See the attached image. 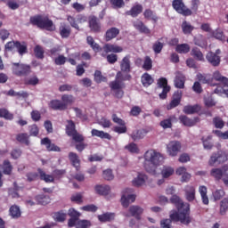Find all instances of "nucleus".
<instances>
[{
    "mask_svg": "<svg viewBox=\"0 0 228 228\" xmlns=\"http://www.w3.org/2000/svg\"><path fill=\"white\" fill-rule=\"evenodd\" d=\"M179 120L180 123L185 126L186 127H193V126H197L198 122H200V118H199V117L190 118L186 115H181L179 117Z\"/></svg>",
    "mask_w": 228,
    "mask_h": 228,
    "instance_id": "obj_14",
    "label": "nucleus"
},
{
    "mask_svg": "<svg viewBox=\"0 0 228 228\" xmlns=\"http://www.w3.org/2000/svg\"><path fill=\"white\" fill-rule=\"evenodd\" d=\"M39 178L41 181H45V183H54V176L53 175H47L42 168L37 169Z\"/></svg>",
    "mask_w": 228,
    "mask_h": 228,
    "instance_id": "obj_36",
    "label": "nucleus"
},
{
    "mask_svg": "<svg viewBox=\"0 0 228 228\" xmlns=\"http://www.w3.org/2000/svg\"><path fill=\"white\" fill-rule=\"evenodd\" d=\"M144 168L149 174H156V168L161 165L163 155L156 150H148L144 155Z\"/></svg>",
    "mask_w": 228,
    "mask_h": 228,
    "instance_id": "obj_3",
    "label": "nucleus"
},
{
    "mask_svg": "<svg viewBox=\"0 0 228 228\" xmlns=\"http://www.w3.org/2000/svg\"><path fill=\"white\" fill-rule=\"evenodd\" d=\"M72 33V28L67 23H61L59 26V35L61 38H69Z\"/></svg>",
    "mask_w": 228,
    "mask_h": 228,
    "instance_id": "obj_21",
    "label": "nucleus"
},
{
    "mask_svg": "<svg viewBox=\"0 0 228 228\" xmlns=\"http://www.w3.org/2000/svg\"><path fill=\"white\" fill-rule=\"evenodd\" d=\"M228 172V165H224L222 167H215L210 171L211 177H214L216 181L222 180V177Z\"/></svg>",
    "mask_w": 228,
    "mask_h": 228,
    "instance_id": "obj_13",
    "label": "nucleus"
},
{
    "mask_svg": "<svg viewBox=\"0 0 228 228\" xmlns=\"http://www.w3.org/2000/svg\"><path fill=\"white\" fill-rule=\"evenodd\" d=\"M172 6L174 10L180 15H183V17H190L193 14V12L184 4L183 0H173Z\"/></svg>",
    "mask_w": 228,
    "mask_h": 228,
    "instance_id": "obj_8",
    "label": "nucleus"
},
{
    "mask_svg": "<svg viewBox=\"0 0 228 228\" xmlns=\"http://www.w3.org/2000/svg\"><path fill=\"white\" fill-rule=\"evenodd\" d=\"M92 227V222L88 220H78L76 224V228H89Z\"/></svg>",
    "mask_w": 228,
    "mask_h": 228,
    "instance_id": "obj_63",
    "label": "nucleus"
},
{
    "mask_svg": "<svg viewBox=\"0 0 228 228\" xmlns=\"http://www.w3.org/2000/svg\"><path fill=\"white\" fill-rule=\"evenodd\" d=\"M29 22L32 26L39 28V29H45L46 31L56 30V25H54L53 20L49 19V16H43L40 14L31 16Z\"/></svg>",
    "mask_w": 228,
    "mask_h": 228,
    "instance_id": "obj_4",
    "label": "nucleus"
},
{
    "mask_svg": "<svg viewBox=\"0 0 228 228\" xmlns=\"http://www.w3.org/2000/svg\"><path fill=\"white\" fill-rule=\"evenodd\" d=\"M53 218L56 222H65V219L67 218V214L64 213L63 210H61L53 214Z\"/></svg>",
    "mask_w": 228,
    "mask_h": 228,
    "instance_id": "obj_58",
    "label": "nucleus"
},
{
    "mask_svg": "<svg viewBox=\"0 0 228 228\" xmlns=\"http://www.w3.org/2000/svg\"><path fill=\"white\" fill-rule=\"evenodd\" d=\"M16 49L20 56L28 54V45L25 42L20 41H9L5 44V51H13Z\"/></svg>",
    "mask_w": 228,
    "mask_h": 228,
    "instance_id": "obj_5",
    "label": "nucleus"
},
{
    "mask_svg": "<svg viewBox=\"0 0 228 228\" xmlns=\"http://www.w3.org/2000/svg\"><path fill=\"white\" fill-rule=\"evenodd\" d=\"M227 211H228V199L224 198L220 202L219 213L220 215L224 216V215H226Z\"/></svg>",
    "mask_w": 228,
    "mask_h": 228,
    "instance_id": "obj_56",
    "label": "nucleus"
},
{
    "mask_svg": "<svg viewBox=\"0 0 228 228\" xmlns=\"http://www.w3.org/2000/svg\"><path fill=\"white\" fill-rule=\"evenodd\" d=\"M212 78L215 79V81H218L219 83H223V85H228V78L222 76L220 71H215L213 73Z\"/></svg>",
    "mask_w": 228,
    "mask_h": 228,
    "instance_id": "obj_50",
    "label": "nucleus"
},
{
    "mask_svg": "<svg viewBox=\"0 0 228 228\" xmlns=\"http://www.w3.org/2000/svg\"><path fill=\"white\" fill-rule=\"evenodd\" d=\"M16 140L19 143H23L24 145H29V134L26 133L18 134L16 135Z\"/></svg>",
    "mask_w": 228,
    "mask_h": 228,
    "instance_id": "obj_47",
    "label": "nucleus"
},
{
    "mask_svg": "<svg viewBox=\"0 0 228 228\" xmlns=\"http://www.w3.org/2000/svg\"><path fill=\"white\" fill-rule=\"evenodd\" d=\"M44 48L40 45H37L34 48V54L37 60H44Z\"/></svg>",
    "mask_w": 228,
    "mask_h": 228,
    "instance_id": "obj_55",
    "label": "nucleus"
},
{
    "mask_svg": "<svg viewBox=\"0 0 228 228\" xmlns=\"http://www.w3.org/2000/svg\"><path fill=\"white\" fill-rule=\"evenodd\" d=\"M181 28L183 35H191V33L193 32V29H195V27H193L191 23L186 20L182 22Z\"/></svg>",
    "mask_w": 228,
    "mask_h": 228,
    "instance_id": "obj_38",
    "label": "nucleus"
},
{
    "mask_svg": "<svg viewBox=\"0 0 228 228\" xmlns=\"http://www.w3.org/2000/svg\"><path fill=\"white\" fill-rule=\"evenodd\" d=\"M191 56H193V58L197 60V61H204V54L202 53L200 49H199V47H193L191 49Z\"/></svg>",
    "mask_w": 228,
    "mask_h": 228,
    "instance_id": "obj_42",
    "label": "nucleus"
},
{
    "mask_svg": "<svg viewBox=\"0 0 228 228\" xmlns=\"http://www.w3.org/2000/svg\"><path fill=\"white\" fill-rule=\"evenodd\" d=\"M185 191V199L188 200V202H193L195 200V187L191 185H187L185 186L184 189Z\"/></svg>",
    "mask_w": 228,
    "mask_h": 228,
    "instance_id": "obj_28",
    "label": "nucleus"
},
{
    "mask_svg": "<svg viewBox=\"0 0 228 228\" xmlns=\"http://www.w3.org/2000/svg\"><path fill=\"white\" fill-rule=\"evenodd\" d=\"M220 54H222V51L220 49L216 50V52H208L206 54V60L210 63V65H212V67H218L222 61Z\"/></svg>",
    "mask_w": 228,
    "mask_h": 228,
    "instance_id": "obj_10",
    "label": "nucleus"
},
{
    "mask_svg": "<svg viewBox=\"0 0 228 228\" xmlns=\"http://www.w3.org/2000/svg\"><path fill=\"white\" fill-rule=\"evenodd\" d=\"M161 40H163V37L157 40L152 45V50L155 54H159L161 51H163V47H165V43H162Z\"/></svg>",
    "mask_w": 228,
    "mask_h": 228,
    "instance_id": "obj_48",
    "label": "nucleus"
},
{
    "mask_svg": "<svg viewBox=\"0 0 228 228\" xmlns=\"http://www.w3.org/2000/svg\"><path fill=\"white\" fill-rule=\"evenodd\" d=\"M68 22L70 24L71 28H74L77 31H79V25L77 24V20L81 22V20H86V18L85 16H78L77 20L74 16L69 15L67 17Z\"/></svg>",
    "mask_w": 228,
    "mask_h": 228,
    "instance_id": "obj_29",
    "label": "nucleus"
},
{
    "mask_svg": "<svg viewBox=\"0 0 228 228\" xmlns=\"http://www.w3.org/2000/svg\"><path fill=\"white\" fill-rule=\"evenodd\" d=\"M211 135H208L206 139L204 137L201 138L203 147L204 149H207V151H211V149H213V142H211Z\"/></svg>",
    "mask_w": 228,
    "mask_h": 228,
    "instance_id": "obj_57",
    "label": "nucleus"
},
{
    "mask_svg": "<svg viewBox=\"0 0 228 228\" xmlns=\"http://www.w3.org/2000/svg\"><path fill=\"white\" fill-rule=\"evenodd\" d=\"M145 134H147V132L142 129V130H134V132H132L130 136L132 140H134V142H136L137 140H142L145 138Z\"/></svg>",
    "mask_w": 228,
    "mask_h": 228,
    "instance_id": "obj_43",
    "label": "nucleus"
},
{
    "mask_svg": "<svg viewBox=\"0 0 228 228\" xmlns=\"http://www.w3.org/2000/svg\"><path fill=\"white\" fill-rule=\"evenodd\" d=\"M170 202L174 204L177 210H172L169 218L174 222H181V224H184L185 225L191 224L190 204L183 202V200L175 194L170 198Z\"/></svg>",
    "mask_w": 228,
    "mask_h": 228,
    "instance_id": "obj_2",
    "label": "nucleus"
},
{
    "mask_svg": "<svg viewBox=\"0 0 228 228\" xmlns=\"http://www.w3.org/2000/svg\"><path fill=\"white\" fill-rule=\"evenodd\" d=\"M185 115H193V113H199L200 111V106L199 105H186L183 110Z\"/></svg>",
    "mask_w": 228,
    "mask_h": 228,
    "instance_id": "obj_37",
    "label": "nucleus"
},
{
    "mask_svg": "<svg viewBox=\"0 0 228 228\" xmlns=\"http://www.w3.org/2000/svg\"><path fill=\"white\" fill-rule=\"evenodd\" d=\"M77 132V130L76 129V123H74L72 120H67L66 134L68 136H71Z\"/></svg>",
    "mask_w": 228,
    "mask_h": 228,
    "instance_id": "obj_39",
    "label": "nucleus"
},
{
    "mask_svg": "<svg viewBox=\"0 0 228 228\" xmlns=\"http://www.w3.org/2000/svg\"><path fill=\"white\" fill-rule=\"evenodd\" d=\"M13 113L10 112L7 109H0V118H4L5 120H13Z\"/></svg>",
    "mask_w": 228,
    "mask_h": 228,
    "instance_id": "obj_51",
    "label": "nucleus"
},
{
    "mask_svg": "<svg viewBox=\"0 0 228 228\" xmlns=\"http://www.w3.org/2000/svg\"><path fill=\"white\" fill-rule=\"evenodd\" d=\"M68 158L72 165L76 168V170L78 172L81 168V159H79V156L77 153L70 151L68 155Z\"/></svg>",
    "mask_w": 228,
    "mask_h": 228,
    "instance_id": "obj_20",
    "label": "nucleus"
},
{
    "mask_svg": "<svg viewBox=\"0 0 228 228\" xmlns=\"http://www.w3.org/2000/svg\"><path fill=\"white\" fill-rule=\"evenodd\" d=\"M120 70L116 75V79L109 84L111 92H114L116 99H122L124 97V88L126 83L124 81H131V55L125 56L119 62Z\"/></svg>",
    "mask_w": 228,
    "mask_h": 228,
    "instance_id": "obj_1",
    "label": "nucleus"
},
{
    "mask_svg": "<svg viewBox=\"0 0 228 228\" xmlns=\"http://www.w3.org/2000/svg\"><path fill=\"white\" fill-rule=\"evenodd\" d=\"M50 200H51L49 199V196H45L44 194L36 196V201L37 202V204H40L41 206H47Z\"/></svg>",
    "mask_w": 228,
    "mask_h": 228,
    "instance_id": "obj_52",
    "label": "nucleus"
},
{
    "mask_svg": "<svg viewBox=\"0 0 228 228\" xmlns=\"http://www.w3.org/2000/svg\"><path fill=\"white\" fill-rule=\"evenodd\" d=\"M141 82L142 86H144L145 88H148V86H151V85L154 83V78L152 77V76H151V74L146 72L142 75Z\"/></svg>",
    "mask_w": 228,
    "mask_h": 228,
    "instance_id": "obj_33",
    "label": "nucleus"
},
{
    "mask_svg": "<svg viewBox=\"0 0 228 228\" xmlns=\"http://www.w3.org/2000/svg\"><path fill=\"white\" fill-rule=\"evenodd\" d=\"M103 51L104 53H122L124 51V48L122 46H118L117 45L113 44H105L103 45Z\"/></svg>",
    "mask_w": 228,
    "mask_h": 228,
    "instance_id": "obj_30",
    "label": "nucleus"
},
{
    "mask_svg": "<svg viewBox=\"0 0 228 228\" xmlns=\"http://www.w3.org/2000/svg\"><path fill=\"white\" fill-rule=\"evenodd\" d=\"M214 38L216 40H220V42H225V35H224V31L221 29H216L212 33Z\"/></svg>",
    "mask_w": 228,
    "mask_h": 228,
    "instance_id": "obj_62",
    "label": "nucleus"
},
{
    "mask_svg": "<svg viewBox=\"0 0 228 228\" xmlns=\"http://www.w3.org/2000/svg\"><path fill=\"white\" fill-rule=\"evenodd\" d=\"M9 212L12 218H20V208L17 205L12 206Z\"/></svg>",
    "mask_w": 228,
    "mask_h": 228,
    "instance_id": "obj_53",
    "label": "nucleus"
},
{
    "mask_svg": "<svg viewBox=\"0 0 228 228\" xmlns=\"http://www.w3.org/2000/svg\"><path fill=\"white\" fill-rule=\"evenodd\" d=\"M197 79L203 85H213V77L211 74H201L197 75Z\"/></svg>",
    "mask_w": 228,
    "mask_h": 228,
    "instance_id": "obj_32",
    "label": "nucleus"
},
{
    "mask_svg": "<svg viewBox=\"0 0 228 228\" xmlns=\"http://www.w3.org/2000/svg\"><path fill=\"white\" fill-rule=\"evenodd\" d=\"M142 69L143 70H146V71L152 70V59H151L149 56H146L144 58Z\"/></svg>",
    "mask_w": 228,
    "mask_h": 228,
    "instance_id": "obj_61",
    "label": "nucleus"
},
{
    "mask_svg": "<svg viewBox=\"0 0 228 228\" xmlns=\"http://www.w3.org/2000/svg\"><path fill=\"white\" fill-rule=\"evenodd\" d=\"M181 99H183V93L177 91L173 94V99L170 103L167 106V110H174V108H177L181 104Z\"/></svg>",
    "mask_w": 228,
    "mask_h": 228,
    "instance_id": "obj_17",
    "label": "nucleus"
},
{
    "mask_svg": "<svg viewBox=\"0 0 228 228\" xmlns=\"http://www.w3.org/2000/svg\"><path fill=\"white\" fill-rule=\"evenodd\" d=\"M120 35V29L117 28L116 27H111L108 28L104 35L105 42H111L113 38H117Z\"/></svg>",
    "mask_w": 228,
    "mask_h": 228,
    "instance_id": "obj_18",
    "label": "nucleus"
},
{
    "mask_svg": "<svg viewBox=\"0 0 228 228\" xmlns=\"http://www.w3.org/2000/svg\"><path fill=\"white\" fill-rule=\"evenodd\" d=\"M143 12V5L140 4H136L129 11H126L125 12L126 15H129L130 17H133L134 19L138 17L140 13Z\"/></svg>",
    "mask_w": 228,
    "mask_h": 228,
    "instance_id": "obj_22",
    "label": "nucleus"
},
{
    "mask_svg": "<svg viewBox=\"0 0 228 228\" xmlns=\"http://www.w3.org/2000/svg\"><path fill=\"white\" fill-rule=\"evenodd\" d=\"M125 149L128 151V152H131L132 154H138L140 152V149L138 148V145L134 142H131L127 144Z\"/></svg>",
    "mask_w": 228,
    "mask_h": 228,
    "instance_id": "obj_59",
    "label": "nucleus"
},
{
    "mask_svg": "<svg viewBox=\"0 0 228 228\" xmlns=\"http://www.w3.org/2000/svg\"><path fill=\"white\" fill-rule=\"evenodd\" d=\"M175 172V170L174 169V167H168V166H164L160 174H161L163 179H168V177L174 175Z\"/></svg>",
    "mask_w": 228,
    "mask_h": 228,
    "instance_id": "obj_41",
    "label": "nucleus"
},
{
    "mask_svg": "<svg viewBox=\"0 0 228 228\" xmlns=\"http://www.w3.org/2000/svg\"><path fill=\"white\" fill-rule=\"evenodd\" d=\"M92 136H96L97 138H101L102 140H111L112 136L109 133H106L102 130L92 129L91 131Z\"/></svg>",
    "mask_w": 228,
    "mask_h": 228,
    "instance_id": "obj_27",
    "label": "nucleus"
},
{
    "mask_svg": "<svg viewBox=\"0 0 228 228\" xmlns=\"http://www.w3.org/2000/svg\"><path fill=\"white\" fill-rule=\"evenodd\" d=\"M94 79L97 83V85H101V83L108 82V77H104L101 70L94 71Z\"/></svg>",
    "mask_w": 228,
    "mask_h": 228,
    "instance_id": "obj_46",
    "label": "nucleus"
},
{
    "mask_svg": "<svg viewBox=\"0 0 228 228\" xmlns=\"http://www.w3.org/2000/svg\"><path fill=\"white\" fill-rule=\"evenodd\" d=\"M88 24L93 33H101V21H99V18L96 16H90Z\"/></svg>",
    "mask_w": 228,
    "mask_h": 228,
    "instance_id": "obj_16",
    "label": "nucleus"
},
{
    "mask_svg": "<svg viewBox=\"0 0 228 228\" xmlns=\"http://www.w3.org/2000/svg\"><path fill=\"white\" fill-rule=\"evenodd\" d=\"M134 28L137 29L139 33H143L144 35H151V29L147 28L145 23L142 20L134 21Z\"/></svg>",
    "mask_w": 228,
    "mask_h": 228,
    "instance_id": "obj_24",
    "label": "nucleus"
},
{
    "mask_svg": "<svg viewBox=\"0 0 228 228\" xmlns=\"http://www.w3.org/2000/svg\"><path fill=\"white\" fill-rule=\"evenodd\" d=\"M40 83V79H38V77L37 75H33L30 77H25L24 78V85H27L28 86H37Z\"/></svg>",
    "mask_w": 228,
    "mask_h": 228,
    "instance_id": "obj_45",
    "label": "nucleus"
},
{
    "mask_svg": "<svg viewBox=\"0 0 228 228\" xmlns=\"http://www.w3.org/2000/svg\"><path fill=\"white\" fill-rule=\"evenodd\" d=\"M143 17L146 19V20H152L156 24L158 20H159V17H158V14L155 13L154 11L151 9H146L143 12Z\"/></svg>",
    "mask_w": 228,
    "mask_h": 228,
    "instance_id": "obj_31",
    "label": "nucleus"
},
{
    "mask_svg": "<svg viewBox=\"0 0 228 228\" xmlns=\"http://www.w3.org/2000/svg\"><path fill=\"white\" fill-rule=\"evenodd\" d=\"M160 126L163 127V129L172 128V118H168L160 121Z\"/></svg>",
    "mask_w": 228,
    "mask_h": 228,
    "instance_id": "obj_64",
    "label": "nucleus"
},
{
    "mask_svg": "<svg viewBox=\"0 0 228 228\" xmlns=\"http://www.w3.org/2000/svg\"><path fill=\"white\" fill-rule=\"evenodd\" d=\"M128 211L131 216H134L137 220H142V215H143V208L142 207L133 205L129 208Z\"/></svg>",
    "mask_w": 228,
    "mask_h": 228,
    "instance_id": "obj_23",
    "label": "nucleus"
},
{
    "mask_svg": "<svg viewBox=\"0 0 228 228\" xmlns=\"http://www.w3.org/2000/svg\"><path fill=\"white\" fill-rule=\"evenodd\" d=\"M98 220L102 223L112 222L115 220V213L106 212L98 216Z\"/></svg>",
    "mask_w": 228,
    "mask_h": 228,
    "instance_id": "obj_40",
    "label": "nucleus"
},
{
    "mask_svg": "<svg viewBox=\"0 0 228 228\" xmlns=\"http://www.w3.org/2000/svg\"><path fill=\"white\" fill-rule=\"evenodd\" d=\"M65 174H67V170L65 169H55L53 171V179H62V177L65 176Z\"/></svg>",
    "mask_w": 228,
    "mask_h": 228,
    "instance_id": "obj_60",
    "label": "nucleus"
},
{
    "mask_svg": "<svg viewBox=\"0 0 228 228\" xmlns=\"http://www.w3.org/2000/svg\"><path fill=\"white\" fill-rule=\"evenodd\" d=\"M12 65V73L18 77H28L31 74L30 65L17 62H14Z\"/></svg>",
    "mask_w": 228,
    "mask_h": 228,
    "instance_id": "obj_6",
    "label": "nucleus"
},
{
    "mask_svg": "<svg viewBox=\"0 0 228 228\" xmlns=\"http://www.w3.org/2000/svg\"><path fill=\"white\" fill-rule=\"evenodd\" d=\"M184 83H186V77L181 72H177L175 77V88L183 89L184 88Z\"/></svg>",
    "mask_w": 228,
    "mask_h": 228,
    "instance_id": "obj_25",
    "label": "nucleus"
},
{
    "mask_svg": "<svg viewBox=\"0 0 228 228\" xmlns=\"http://www.w3.org/2000/svg\"><path fill=\"white\" fill-rule=\"evenodd\" d=\"M62 108L65 110L69 109V106H72L76 102V98L72 94H62L61 98Z\"/></svg>",
    "mask_w": 228,
    "mask_h": 228,
    "instance_id": "obj_19",
    "label": "nucleus"
},
{
    "mask_svg": "<svg viewBox=\"0 0 228 228\" xmlns=\"http://www.w3.org/2000/svg\"><path fill=\"white\" fill-rule=\"evenodd\" d=\"M12 170H13V167L10 163V160H4V166H3V173L5 175H12Z\"/></svg>",
    "mask_w": 228,
    "mask_h": 228,
    "instance_id": "obj_54",
    "label": "nucleus"
},
{
    "mask_svg": "<svg viewBox=\"0 0 228 228\" xmlns=\"http://www.w3.org/2000/svg\"><path fill=\"white\" fill-rule=\"evenodd\" d=\"M148 177L147 175L143 173H138L137 177H135L133 181V186H136L137 188H140V186H143L145 184V182L147 181Z\"/></svg>",
    "mask_w": 228,
    "mask_h": 228,
    "instance_id": "obj_26",
    "label": "nucleus"
},
{
    "mask_svg": "<svg viewBox=\"0 0 228 228\" xmlns=\"http://www.w3.org/2000/svg\"><path fill=\"white\" fill-rule=\"evenodd\" d=\"M181 142L179 141H171L167 145V151L169 156H172V158H175V156H177L179 152H181Z\"/></svg>",
    "mask_w": 228,
    "mask_h": 228,
    "instance_id": "obj_12",
    "label": "nucleus"
},
{
    "mask_svg": "<svg viewBox=\"0 0 228 228\" xmlns=\"http://www.w3.org/2000/svg\"><path fill=\"white\" fill-rule=\"evenodd\" d=\"M190 45L188 44H180L177 45L175 47V51L176 53H178L179 54H188V53H190Z\"/></svg>",
    "mask_w": 228,
    "mask_h": 228,
    "instance_id": "obj_49",
    "label": "nucleus"
},
{
    "mask_svg": "<svg viewBox=\"0 0 228 228\" xmlns=\"http://www.w3.org/2000/svg\"><path fill=\"white\" fill-rule=\"evenodd\" d=\"M41 145H45L48 152H61V149L56 144L53 143L49 137L43 138L41 140Z\"/></svg>",
    "mask_w": 228,
    "mask_h": 228,
    "instance_id": "obj_15",
    "label": "nucleus"
},
{
    "mask_svg": "<svg viewBox=\"0 0 228 228\" xmlns=\"http://www.w3.org/2000/svg\"><path fill=\"white\" fill-rule=\"evenodd\" d=\"M199 192L201 197V200L205 206L209 204V198L208 197V187L201 185L199 188Z\"/></svg>",
    "mask_w": 228,
    "mask_h": 228,
    "instance_id": "obj_35",
    "label": "nucleus"
},
{
    "mask_svg": "<svg viewBox=\"0 0 228 228\" xmlns=\"http://www.w3.org/2000/svg\"><path fill=\"white\" fill-rule=\"evenodd\" d=\"M228 161V152L224 151H218L212 153L208 160L209 167H215V164L222 165Z\"/></svg>",
    "mask_w": 228,
    "mask_h": 228,
    "instance_id": "obj_7",
    "label": "nucleus"
},
{
    "mask_svg": "<svg viewBox=\"0 0 228 228\" xmlns=\"http://www.w3.org/2000/svg\"><path fill=\"white\" fill-rule=\"evenodd\" d=\"M157 86L158 88H162V92L159 94V99L165 101L171 90L170 86H168V80L166 77H160L157 80Z\"/></svg>",
    "mask_w": 228,
    "mask_h": 228,
    "instance_id": "obj_9",
    "label": "nucleus"
},
{
    "mask_svg": "<svg viewBox=\"0 0 228 228\" xmlns=\"http://www.w3.org/2000/svg\"><path fill=\"white\" fill-rule=\"evenodd\" d=\"M129 193H133V189L127 188L123 191V194L121 196V204L123 208H129V204L136 200V195Z\"/></svg>",
    "mask_w": 228,
    "mask_h": 228,
    "instance_id": "obj_11",
    "label": "nucleus"
},
{
    "mask_svg": "<svg viewBox=\"0 0 228 228\" xmlns=\"http://www.w3.org/2000/svg\"><path fill=\"white\" fill-rule=\"evenodd\" d=\"M48 106L49 108H51V110H53L54 111H65L61 100H52L50 101Z\"/></svg>",
    "mask_w": 228,
    "mask_h": 228,
    "instance_id": "obj_34",
    "label": "nucleus"
},
{
    "mask_svg": "<svg viewBox=\"0 0 228 228\" xmlns=\"http://www.w3.org/2000/svg\"><path fill=\"white\" fill-rule=\"evenodd\" d=\"M95 191L98 195H109L111 191L110 185H96Z\"/></svg>",
    "mask_w": 228,
    "mask_h": 228,
    "instance_id": "obj_44",
    "label": "nucleus"
}]
</instances>
